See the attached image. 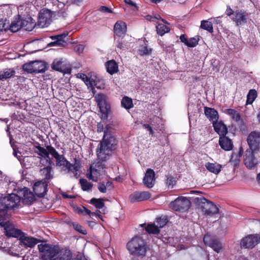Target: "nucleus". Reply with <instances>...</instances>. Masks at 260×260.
<instances>
[{
	"label": "nucleus",
	"mask_w": 260,
	"mask_h": 260,
	"mask_svg": "<svg viewBox=\"0 0 260 260\" xmlns=\"http://www.w3.org/2000/svg\"><path fill=\"white\" fill-rule=\"evenodd\" d=\"M219 144L221 148L225 151H230L233 148V144L232 140L226 137L225 135L220 137Z\"/></svg>",
	"instance_id": "27"
},
{
	"label": "nucleus",
	"mask_w": 260,
	"mask_h": 260,
	"mask_svg": "<svg viewBox=\"0 0 260 260\" xmlns=\"http://www.w3.org/2000/svg\"><path fill=\"white\" fill-rule=\"evenodd\" d=\"M235 11H234L230 6H227V8H226V14L229 16H231L232 15H233V16H234V13H235Z\"/></svg>",
	"instance_id": "62"
},
{
	"label": "nucleus",
	"mask_w": 260,
	"mask_h": 260,
	"mask_svg": "<svg viewBox=\"0 0 260 260\" xmlns=\"http://www.w3.org/2000/svg\"><path fill=\"white\" fill-rule=\"evenodd\" d=\"M196 201L199 207L207 216H212L219 211V209L216 205L204 198H197Z\"/></svg>",
	"instance_id": "8"
},
{
	"label": "nucleus",
	"mask_w": 260,
	"mask_h": 260,
	"mask_svg": "<svg viewBox=\"0 0 260 260\" xmlns=\"http://www.w3.org/2000/svg\"><path fill=\"white\" fill-rule=\"evenodd\" d=\"M104 200L103 199H95L92 198L91 199L90 201V203L95 206V207L99 209H102L101 211H100V213L104 214L105 209H103L104 207Z\"/></svg>",
	"instance_id": "38"
},
{
	"label": "nucleus",
	"mask_w": 260,
	"mask_h": 260,
	"mask_svg": "<svg viewBox=\"0 0 260 260\" xmlns=\"http://www.w3.org/2000/svg\"><path fill=\"white\" fill-rule=\"evenodd\" d=\"M9 27V22H7L6 20H0V32L3 31H7Z\"/></svg>",
	"instance_id": "53"
},
{
	"label": "nucleus",
	"mask_w": 260,
	"mask_h": 260,
	"mask_svg": "<svg viewBox=\"0 0 260 260\" xmlns=\"http://www.w3.org/2000/svg\"><path fill=\"white\" fill-rule=\"evenodd\" d=\"M68 34L69 32L67 31L59 35L50 37V38L53 41L48 44L47 47H66L70 42L68 41L67 39Z\"/></svg>",
	"instance_id": "12"
},
{
	"label": "nucleus",
	"mask_w": 260,
	"mask_h": 260,
	"mask_svg": "<svg viewBox=\"0 0 260 260\" xmlns=\"http://www.w3.org/2000/svg\"><path fill=\"white\" fill-rule=\"evenodd\" d=\"M80 184L82 190L84 191H89L91 190L93 185L92 183L88 182L85 179H81L80 180Z\"/></svg>",
	"instance_id": "45"
},
{
	"label": "nucleus",
	"mask_w": 260,
	"mask_h": 260,
	"mask_svg": "<svg viewBox=\"0 0 260 260\" xmlns=\"http://www.w3.org/2000/svg\"><path fill=\"white\" fill-rule=\"evenodd\" d=\"M0 205L6 209L15 210L20 206V198L15 193L9 194L0 199Z\"/></svg>",
	"instance_id": "7"
},
{
	"label": "nucleus",
	"mask_w": 260,
	"mask_h": 260,
	"mask_svg": "<svg viewBox=\"0 0 260 260\" xmlns=\"http://www.w3.org/2000/svg\"><path fill=\"white\" fill-rule=\"evenodd\" d=\"M51 167L48 166L41 170L40 172L45 176V180H50L52 176L51 174Z\"/></svg>",
	"instance_id": "46"
},
{
	"label": "nucleus",
	"mask_w": 260,
	"mask_h": 260,
	"mask_svg": "<svg viewBox=\"0 0 260 260\" xmlns=\"http://www.w3.org/2000/svg\"><path fill=\"white\" fill-rule=\"evenodd\" d=\"M56 15L59 17L61 18H65L67 16V13L66 12V9L65 8H62L61 10L57 11L55 12Z\"/></svg>",
	"instance_id": "54"
},
{
	"label": "nucleus",
	"mask_w": 260,
	"mask_h": 260,
	"mask_svg": "<svg viewBox=\"0 0 260 260\" xmlns=\"http://www.w3.org/2000/svg\"><path fill=\"white\" fill-rule=\"evenodd\" d=\"M9 217L7 210L0 205V225L3 226L7 223L9 222L7 220Z\"/></svg>",
	"instance_id": "37"
},
{
	"label": "nucleus",
	"mask_w": 260,
	"mask_h": 260,
	"mask_svg": "<svg viewBox=\"0 0 260 260\" xmlns=\"http://www.w3.org/2000/svg\"><path fill=\"white\" fill-rule=\"evenodd\" d=\"M50 149L51 150V155L56 160L57 166L64 168V170L67 171L68 173L70 174L71 177L76 178L79 177L80 175L79 170L81 168V164L79 160L75 159L74 164H72L63 155H60L55 148H50Z\"/></svg>",
	"instance_id": "2"
},
{
	"label": "nucleus",
	"mask_w": 260,
	"mask_h": 260,
	"mask_svg": "<svg viewBox=\"0 0 260 260\" xmlns=\"http://www.w3.org/2000/svg\"><path fill=\"white\" fill-rule=\"evenodd\" d=\"M126 248L130 254L139 256H145L147 251L145 240L138 236L133 237L128 242Z\"/></svg>",
	"instance_id": "3"
},
{
	"label": "nucleus",
	"mask_w": 260,
	"mask_h": 260,
	"mask_svg": "<svg viewBox=\"0 0 260 260\" xmlns=\"http://www.w3.org/2000/svg\"><path fill=\"white\" fill-rule=\"evenodd\" d=\"M77 77L80 79H81L85 83H86V81L87 80L88 77L85 74H78Z\"/></svg>",
	"instance_id": "61"
},
{
	"label": "nucleus",
	"mask_w": 260,
	"mask_h": 260,
	"mask_svg": "<svg viewBox=\"0 0 260 260\" xmlns=\"http://www.w3.org/2000/svg\"><path fill=\"white\" fill-rule=\"evenodd\" d=\"M166 184L168 186L169 188H173L174 186L176 184V179L174 177L171 175H167L166 176Z\"/></svg>",
	"instance_id": "51"
},
{
	"label": "nucleus",
	"mask_w": 260,
	"mask_h": 260,
	"mask_svg": "<svg viewBox=\"0 0 260 260\" xmlns=\"http://www.w3.org/2000/svg\"><path fill=\"white\" fill-rule=\"evenodd\" d=\"M145 230L149 234H156L159 233L160 230L156 224L154 223L148 224L146 227Z\"/></svg>",
	"instance_id": "43"
},
{
	"label": "nucleus",
	"mask_w": 260,
	"mask_h": 260,
	"mask_svg": "<svg viewBox=\"0 0 260 260\" xmlns=\"http://www.w3.org/2000/svg\"><path fill=\"white\" fill-rule=\"evenodd\" d=\"M231 19L237 26H241L246 23L247 15L245 12L238 10L235 12L234 16Z\"/></svg>",
	"instance_id": "21"
},
{
	"label": "nucleus",
	"mask_w": 260,
	"mask_h": 260,
	"mask_svg": "<svg viewBox=\"0 0 260 260\" xmlns=\"http://www.w3.org/2000/svg\"><path fill=\"white\" fill-rule=\"evenodd\" d=\"M121 105L126 109H129L133 107V102L131 99L125 96L121 101Z\"/></svg>",
	"instance_id": "47"
},
{
	"label": "nucleus",
	"mask_w": 260,
	"mask_h": 260,
	"mask_svg": "<svg viewBox=\"0 0 260 260\" xmlns=\"http://www.w3.org/2000/svg\"><path fill=\"white\" fill-rule=\"evenodd\" d=\"M205 114L210 121L213 123L217 121L218 114L216 110L213 108L205 107Z\"/></svg>",
	"instance_id": "28"
},
{
	"label": "nucleus",
	"mask_w": 260,
	"mask_h": 260,
	"mask_svg": "<svg viewBox=\"0 0 260 260\" xmlns=\"http://www.w3.org/2000/svg\"><path fill=\"white\" fill-rule=\"evenodd\" d=\"M38 247L42 260H52L60 250L58 245L46 243L39 244Z\"/></svg>",
	"instance_id": "4"
},
{
	"label": "nucleus",
	"mask_w": 260,
	"mask_h": 260,
	"mask_svg": "<svg viewBox=\"0 0 260 260\" xmlns=\"http://www.w3.org/2000/svg\"><path fill=\"white\" fill-rule=\"evenodd\" d=\"M20 29H22V27L20 20L17 22H12L11 25L9 24L8 28V29H10L12 32H14L18 31Z\"/></svg>",
	"instance_id": "49"
},
{
	"label": "nucleus",
	"mask_w": 260,
	"mask_h": 260,
	"mask_svg": "<svg viewBox=\"0 0 260 260\" xmlns=\"http://www.w3.org/2000/svg\"><path fill=\"white\" fill-rule=\"evenodd\" d=\"M150 197L151 194L148 191H136L129 196V199L131 202H135L146 200Z\"/></svg>",
	"instance_id": "22"
},
{
	"label": "nucleus",
	"mask_w": 260,
	"mask_h": 260,
	"mask_svg": "<svg viewBox=\"0 0 260 260\" xmlns=\"http://www.w3.org/2000/svg\"><path fill=\"white\" fill-rule=\"evenodd\" d=\"M98 189L101 192L105 193L107 191L106 186L103 182H100L98 184Z\"/></svg>",
	"instance_id": "57"
},
{
	"label": "nucleus",
	"mask_w": 260,
	"mask_h": 260,
	"mask_svg": "<svg viewBox=\"0 0 260 260\" xmlns=\"http://www.w3.org/2000/svg\"><path fill=\"white\" fill-rule=\"evenodd\" d=\"M127 38H129V37L127 36L126 37L125 36L121 38H117L116 40H115L116 42L117 47L119 49H121L122 48L133 47V46H131V44L126 41Z\"/></svg>",
	"instance_id": "36"
},
{
	"label": "nucleus",
	"mask_w": 260,
	"mask_h": 260,
	"mask_svg": "<svg viewBox=\"0 0 260 260\" xmlns=\"http://www.w3.org/2000/svg\"><path fill=\"white\" fill-rule=\"evenodd\" d=\"M3 226L4 228L6 235L8 237L17 238L22 234L20 230L15 229L9 222Z\"/></svg>",
	"instance_id": "23"
},
{
	"label": "nucleus",
	"mask_w": 260,
	"mask_h": 260,
	"mask_svg": "<svg viewBox=\"0 0 260 260\" xmlns=\"http://www.w3.org/2000/svg\"><path fill=\"white\" fill-rule=\"evenodd\" d=\"M139 44L142 46L141 49H147L148 46L146 42L144 40H141L139 41Z\"/></svg>",
	"instance_id": "64"
},
{
	"label": "nucleus",
	"mask_w": 260,
	"mask_h": 260,
	"mask_svg": "<svg viewBox=\"0 0 260 260\" xmlns=\"http://www.w3.org/2000/svg\"><path fill=\"white\" fill-rule=\"evenodd\" d=\"M242 148H241L239 153H233L231 158L230 160V162L232 165H233L234 168L237 167L240 161V157L242 155Z\"/></svg>",
	"instance_id": "39"
},
{
	"label": "nucleus",
	"mask_w": 260,
	"mask_h": 260,
	"mask_svg": "<svg viewBox=\"0 0 260 260\" xmlns=\"http://www.w3.org/2000/svg\"><path fill=\"white\" fill-rule=\"evenodd\" d=\"M23 202L26 205H31L35 201V197L32 192L27 188H25L23 190Z\"/></svg>",
	"instance_id": "32"
},
{
	"label": "nucleus",
	"mask_w": 260,
	"mask_h": 260,
	"mask_svg": "<svg viewBox=\"0 0 260 260\" xmlns=\"http://www.w3.org/2000/svg\"><path fill=\"white\" fill-rule=\"evenodd\" d=\"M170 207L174 211L185 212L190 207L191 202L186 197H179L170 204Z\"/></svg>",
	"instance_id": "9"
},
{
	"label": "nucleus",
	"mask_w": 260,
	"mask_h": 260,
	"mask_svg": "<svg viewBox=\"0 0 260 260\" xmlns=\"http://www.w3.org/2000/svg\"><path fill=\"white\" fill-rule=\"evenodd\" d=\"M259 242V238L256 234L249 235L241 240V247L243 248H252Z\"/></svg>",
	"instance_id": "13"
},
{
	"label": "nucleus",
	"mask_w": 260,
	"mask_h": 260,
	"mask_svg": "<svg viewBox=\"0 0 260 260\" xmlns=\"http://www.w3.org/2000/svg\"><path fill=\"white\" fill-rule=\"evenodd\" d=\"M100 160L92 164L89 169V172L87 173V177L90 180L94 182H97L101 179L103 175L105 173V165L103 161L105 160L100 159Z\"/></svg>",
	"instance_id": "6"
},
{
	"label": "nucleus",
	"mask_w": 260,
	"mask_h": 260,
	"mask_svg": "<svg viewBox=\"0 0 260 260\" xmlns=\"http://www.w3.org/2000/svg\"><path fill=\"white\" fill-rule=\"evenodd\" d=\"M201 28L206 30L211 33L213 32V28L212 22L207 20H202L201 21Z\"/></svg>",
	"instance_id": "44"
},
{
	"label": "nucleus",
	"mask_w": 260,
	"mask_h": 260,
	"mask_svg": "<svg viewBox=\"0 0 260 260\" xmlns=\"http://www.w3.org/2000/svg\"><path fill=\"white\" fill-rule=\"evenodd\" d=\"M47 183L46 180H41L36 182L34 185V191L39 197L44 196L47 191Z\"/></svg>",
	"instance_id": "19"
},
{
	"label": "nucleus",
	"mask_w": 260,
	"mask_h": 260,
	"mask_svg": "<svg viewBox=\"0 0 260 260\" xmlns=\"http://www.w3.org/2000/svg\"><path fill=\"white\" fill-rule=\"evenodd\" d=\"M86 85L89 87H93L95 85V81L94 80H93V79L92 78H88L87 80L86 81Z\"/></svg>",
	"instance_id": "58"
},
{
	"label": "nucleus",
	"mask_w": 260,
	"mask_h": 260,
	"mask_svg": "<svg viewBox=\"0 0 260 260\" xmlns=\"http://www.w3.org/2000/svg\"><path fill=\"white\" fill-rule=\"evenodd\" d=\"M157 34L162 36L166 33L169 32L170 29L164 24L158 23L156 26Z\"/></svg>",
	"instance_id": "41"
},
{
	"label": "nucleus",
	"mask_w": 260,
	"mask_h": 260,
	"mask_svg": "<svg viewBox=\"0 0 260 260\" xmlns=\"http://www.w3.org/2000/svg\"><path fill=\"white\" fill-rule=\"evenodd\" d=\"M81 212L83 214V215H89V216L91 218H93L94 216L95 217H98L99 218H100L102 220H103V218H102V216H101V215H100L99 213H95V212H91V211L89 209H88L87 208H85V207H83V209L81 210Z\"/></svg>",
	"instance_id": "48"
},
{
	"label": "nucleus",
	"mask_w": 260,
	"mask_h": 260,
	"mask_svg": "<svg viewBox=\"0 0 260 260\" xmlns=\"http://www.w3.org/2000/svg\"><path fill=\"white\" fill-rule=\"evenodd\" d=\"M260 135L255 132H251L247 137V142L249 149L252 151L258 150L260 147Z\"/></svg>",
	"instance_id": "14"
},
{
	"label": "nucleus",
	"mask_w": 260,
	"mask_h": 260,
	"mask_svg": "<svg viewBox=\"0 0 260 260\" xmlns=\"http://www.w3.org/2000/svg\"><path fill=\"white\" fill-rule=\"evenodd\" d=\"M143 127L144 128L146 129L147 130H148L150 134H151V135L153 134V133H154L152 129V127L149 124H144L143 125Z\"/></svg>",
	"instance_id": "63"
},
{
	"label": "nucleus",
	"mask_w": 260,
	"mask_h": 260,
	"mask_svg": "<svg viewBox=\"0 0 260 260\" xmlns=\"http://www.w3.org/2000/svg\"><path fill=\"white\" fill-rule=\"evenodd\" d=\"M200 37L199 35L187 39L185 35H181L180 36V40L188 47H194L200 41Z\"/></svg>",
	"instance_id": "24"
},
{
	"label": "nucleus",
	"mask_w": 260,
	"mask_h": 260,
	"mask_svg": "<svg viewBox=\"0 0 260 260\" xmlns=\"http://www.w3.org/2000/svg\"><path fill=\"white\" fill-rule=\"evenodd\" d=\"M257 97V92L255 89H250L247 95L246 105L251 104Z\"/></svg>",
	"instance_id": "42"
},
{
	"label": "nucleus",
	"mask_w": 260,
	"mask_h": 260,
	"mask_svg": "<svg viewBox=\"0 0 260 260\" xmlns=\"http://www.w3.org/2000/svg\"><path fill=\"white\" fill-rule=\"evenodd\" d=\"M203 241L206 245L212 248L217 253H219L222 248V244L220 241L209 235H206L204 237Z\"/></svg>",
	"instance_id": "15"
},
{
	"label": "nucleus",
	"mask_w": 260,
	"mask_h": 260,
	"mask_svg": "<svg viewBox=\"0 0 260 260\" xmlns=\"http://www.w3.org/2000/svg\"><path fill=\"white\" fill-rule=\"evenodd\" d=\"M20 240L24 245L29 247H34L38 242L36 239L32 237H26L24 235L20 236Z\"/></svg>",
	"instance_id": "34"
},
{
	"label": "nucleus",
	"mask_w": 260,
	"mask_h": 260,
	"mask_svg": "<svg viewBox=\"0 0 260 260\" xmlns=\"http://www.w3.org/2000/svg\"><path fill=\"white\" fill-rule=\"evenodd\" d=\"M50 148H54L51 145L46 146V148L41 146L39 144H38L35 146V152L44 158L41 159V161H42L44 160V159H45L47 162L50 164V159L49 157V155H51V150L50 149Z\"/></svg>",
	"instance_id": "17"
},
{
	"label": "nucleus",
	"mask_w": 260,
	"mask_h": 260,
	"mask_svg": "<svg viewBox=\"0 0 260 260\" xmlns=\"http://www.w3.org/2000/svg\"><path fill=\"white\" fill-rule=\"evenodd\" d=\"M48 64L44 61L36 60L24 63L23 70L29 74H40L45 72L48 69Z\"/></svg>",
	"instance_id": "5"
},
{
	"label": "nucleus",
	"mask_w": 260,
	"mask_h": 260,
	"mask_svg": "<svg viewBox=\"0 0 260 260\" xmlns=\"http://www.w3.org/2000/svg\"><path fill=\"white\" fill-rule=\"evenodd\" d=\"M167 219L165 217L157 218L155 220V224H156L158 228L159 229L163 228L167 223Z\"/></svg>",
	"instance_id": "50"
},
{
	"label": "nucleus",
	"mask_w": 260,
	"mask_h": 260,
	"mask_svg": "<svg viewBox=\"0 0 260 260\" xmlns=\"http://www.w3.org/2000/svg\"><path fill=\"white\" fill-rule=\"evenodd\" d=\"M211 66L212 67V70L215 72H218L219 70V61L217 60H212Z\"/></svg>",
	"instance_id": "55"
},
{
	"label": "nucleus",
	"mask_w": 260,
	"mask_h": 260,
	"mask_svg": "<svg viewBox=\"0 0 260 260\" xmlns=\"http://www.w3.org/2000/svg\"><path fill=\"white\" fill-rule=\"evenodd\" d=\"M95 99L101 113V119L103 120L107 119L110 106L106 102L105 95L101 93L95 95Z\"/></svg>",
	"instance_id": "10"
},
{
	"label": "nucleus",
	"mask_w": 260,
	"mask_h": 260,
	"mask_svg": "<svg viewBox=\"0 0 260 260\" xmlns=\"http://www.w3.org/2000/svg\"><path fill=\"white\" fill-rule=\"evenodd\" d=\"M152 50H139V54L143 56L149 55L151 53Z\"/></svg>",
	"instance_id": "59"
},
{
	"label": "nucleus",
	"mask_w": 260,
	"mask_h": 260,
	"mask_svg": "<svg viewBox=\"0 0 260 260\" xmlns=\"http://www.w3.org/2000/svg\"><path fill=\"white\" fill-rule=\"evenodd\" d=\"M15 71L14 69L7 68L0 71V80H4L12 77L15 75Z\"/></svg>",
	"instance_id": "35"
},
{
	"label": "nucleus",
	"mask_w": 260,
	"mask_h": 260,
	"mask_svg": "<svg viewBox=\"0 0 260 260\" xmlns=\"http://www.w3.org/2000/svg\"><path fill=\"white\" fill-rule=\"evenodd\" d=\"M99 11L104 13H112V10L106 6H101L99 8Z\"/></svg>",
	"instance_id": "56"
},
{
	"label": "nucleus",
	"mask_w": 260,
	"mask_h": 260,
	"mask_svg": "<svg viewBox=\"0 0 260 260\" xmlns=\"http://www.w3.org/2000/svg\"><path fill=\"white\" fill-rule=\"evenodd\" d=\"M255 152L247 150L244 155V165L249 169H254L258 164V160L254 155Z\"/></svg>",
	"instance_id": "16"
},
{
	"label": "nucleus",
	"mask_w": 260,
	"mask_h": 260,
	"mask_svg": "<svg viewBox=\"0 0 260 260\" xmlns=\"http://www.w3.org/2000/svg\"><path fill=\"white\" fill-rule=\"evenodd\" d=\"M127 31L126 23L121 20L117 21L114 26V39L125 37Z\"/></svg>",
	"instance_id": "18"
},
{
	"label": "nucleus",
	"mask_w": 260,
	"mask_h": 260,
	"mask_svg": "<svg viewBox=\"0 0 260 260\" xmlns=\"http://www.w3.org/2000/svg\"><path fill=\"white\" fill-rule=\"evenodd\" d=\"M107 72L113 75L118 71V66L116 61L112 59L109 60L105 63Z\"/></svg>",
	"instance_id": "33"
},
{
	"label": "nucleus",
	"mask_w": 260,
	"mask_h": 260,
	"mask_svg": "<svg viewBox=\"0 0 260 260\" xmlns=\"http://www.w3.org/2000/svg\"><path fill=\"white\" fill-rule=\"evenodd\" d=\"M52 13L48 9H42L39 14L37 26L43 28L47 27L52 21Z\"/></svg>",
	"instance_id": "11"
},
{
	"label": "nucleus",
	"mask_w": 260,
	"mask_h": 260,
	"mask_svg": "<svg viewBox=\"0 0 260 260\" xmlns=\"http://www.w3.org/2000/svg\"><path fill=\"white\" fill-rule=\"evenodd\" d=\"M155 182V173L151 169H148L143 179V183L146 186L151 188L154 186Z\"/></svg>",
	"instance_id": "25"
},
{
	"label": "nucleus",
	"mask_w": 260,
	"mask_h": 260,
	"mask_svg": "<svg viewBox=\"0 0 260 260\" xmlns=\"http://www.w3.org/2000/svg\"><path fill=\"white\" fill-rule=\"evenodd\" d=\"M105 128L104 124L102 122H99L97 124V131L99 133L104 132Z\"/></svg>",
	"instance_id": "60"
},
{
	"label": "nucleus",
	"mask_w": 260,
	"mask_h": 260,
	"mask_svg": "<svg viewBox=\"0 0 260 260\" xmlns=\"http://www.w3.org/2000/svg\"><path fill=\"white\" fill-rule=\"evenodd\" d=\"M20 21L22 29L26 31H31L37 26L35 20L29 16L26 17L24 19H21Z\"/></svg>",
	"instance_id": "26"
},
{
	"label": "nucleus",
	"mask_w": 260,
	"mask_h": 260,
	"mask_svg": "<svg viewBox=\"0 0 260 260\" xmlns=\"http://www.w3.org/2000/svg\"><path fill=\"white\" fill-rule=\"evenodd\" d=\"M72 255L69 249H60L57 255L52 260H70Z\"/></svg>",
	"instance_id": "31"
},
{
	"label": "nucleus",
	"mask_w": 260,
	"mask_h": 260,
	"mask_svg": "<svg viewBox=\"0 0 260 260\" xmlns=\"http://www.w3.org/2000/svg\"><path fill=\"white\" fill-rule=\"evenodd\" d=\"M111 127V124L106 125L103 140L101 141L96 149L98 158L103 160H107L109 158L112 150L116 148L117 145L115 137L112 135L109 130Z\"/></svg>",
	"instance_id": "1"
},
{
	"label": "nucleus",
	"mask_w": 260,
	"mask_h": 260,
	"mask_svg": "<svg viewBox=\"0 0 260 260\" xmlns=\"http://www.w3.org/2000/svg\"><path fill=\"white\" fill-rule=\"evenodd\" d=\"M72 225L74 229L77 232L86 235L87 234L86 230L83 228L80 224L77 222H73Z\"/></svg>",
	"instance_id": "52"
},
{
	"label": "nucleus",
	"mask_w": 260,
	"mask_h": 260,
	"mask_svg": "<svg viewBox=\"0 0 260 260\" xmlns=\"http://www.w3.org/2000/svg\"><path fill=\"white\" fill-rule=\"evenodd\" d=\"M215 131L220 136L226 135L228 133V128L226 125L221 121L213 123Z\"/></svg>",
	"instance_id": "29"
},
{
	"label": "nucleus",
	"mask_w": 260,
	"mask_h": 260,
	"mask_svg": "<svg viewBox=\"0 0 260 260\" xmlns=\"http://www.w3.org/2000/svg\"><path fill=\"white\" fill-rule=\"evenodd\" d=\"M225 113L230 115L231 118L236 122L241 120V115L237 111L232 109H228L225 110Z\"/></svg>",
	"instance_id": "40"
},
{
	"label": "nucleus",
	"mask_w": 260,
	"mask_h": 260,
	"mask_svg": "<svg viewBox=\"0 0 260 260\" xmlns=\"http://www.w3.org/2000/svg\"><path fill=\"white\" fill-rule=\"evenodd\" d=\"M64 60L62 58L55 59L52 64L51 68L55 71L62 73L63 74H69L71 73L70 68H64Z\"/></svg>",
	"instance_id": "20"
},
{
	"label": "nucleus",
	"mask_w": 260,
	"mask_h": 260,
	"mask_svg": "<svg viewBox=\"0 0 260 260\" xmlns=\"http://www.w3.org/2000/svg\"><path fill=\"white\" fill-rule=\"evenodd\" d=\"M205 167L209 172L215 175L218 174L222 168V166L217 162L211 163L208 162L205 164Z\"/></svg>",
	"instance_id": "30"
}]
</instances>
